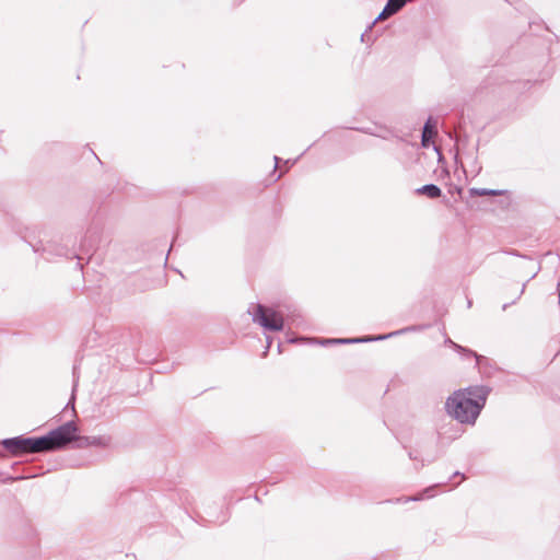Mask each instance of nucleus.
I'll return each mask as SVG.
<instances>
[{
  "label": "nucleus",
  "mask_w": 560,
  "mask_h": 560,
  "mask_svg": "<svg viewBox=\"0 0 560 560\" xmlns=\"http://www.w3.org/2000/svg\"><path fill=\"white\" fill-rule=\"evenodd\" d=\"M485 400L486 393L481 388L457 390L446 400V410L460 423L474 424Z\"/></svg>",
  "instance_id": "obj_1"
},
{
  "label": "nucleus",
  "mask_w": 560,
  "mask_h": 560,
  "mask_svg": "<svg viewBox=\"0 0 560 560\" xmlns=\"http://www.w3.org/2000/svg\"><path fill=\"white\" fill-rule=\"evenodd\" d=\"M78 427L74 421H69L51 430L47 435L40 436L43 452H50L63 448L70 442H75Z\"/></svg>",
  "instance_id": "obj_2"
},
{
  "label": "nucleus",
  "mask_w": 560,
  "mask_h": 560,
  "mask_svg": "<svg viewBox=\"0 0 560 560\" xmlns=\"http://www.w3.org/2000/svg\"><path fill=\"white\" fill-rule=\"evenodd\" d=\"M255 323L272 331H280L283 328V317L272 308H267L261 304L252 305L248 310Z\"/></svg>",
  "instance_id": "obj_3"
},
{
  "label": "nucleus",
  "mask_w": 560,
  "mask_h": 560,
  "mask_svg": "<svg viewBox=\"0 0 560 560\" xmlns=\"http://www.w3.org/2000/svg\"><path fill=\"white\" fill-rule=\"evenodd\" d=\"M40 438L15 436L1 442L3 447L13 456L30 453H43Z\"/></svg>",
  "instance_id": "obj_4"
},
{
  "label": "nucleus",
  "mask_w": 560,
  "mask_h": 560,
  "mask_svg": "<svg viewBox=\"0 0 560 560\" xmlns=\"http://www.w3.org/2000/svg\"><path fill=\"white\" fill-rule=\"evenodd\" d=\"M408 330H410V328H405V329H401L398 331L390 332L388 335L376 336V337H366V338L326 339V340H323L322 343L323 345H326V343H357V342H366V341H377V340L387 339L392 336H396V335H399V334L408 331Z\"/></svg>",
  "instance_id": "obj_5"
},
{
  "label": "nucleus",
  "mask_w": 560,
  "mask_h": 560,
  "mask_svg": "<svg viewBox=\"0 0 560 560\" xmlns=\"http://www.w3.org/2000/svg\"><path fill=\"white\" fill-rule=\"evenodd\" d=\"M109 438L105 436H79L77 434V447H88V446H101L106 447L109 445Z\"/></svg>",
  "instance_id": "obj_6"
},
{
  "label": "nucleus",
  "mask_w": 560,
  "mask_h": 560,
  "mask_svg": "<svg viewBox=\"0 0 560 560\" xmlns=\"http://www.w3.org/2000/svg\"><path fill=\"white\" fill-rule=\"evenodd\" d=\"M407 0H388L383 11L376 18L377 20L386 19L397 13L405 4Z\"/></svg>",
  "instance_id": "obj_7"
},
{
  "label": "nucleus",
  "mask_w": 560,
  "mask_h": 560,
  "mask_svg": "<svg viewBox=\"0 0 560 560\" xmlns=\"http://www.w3.org/2000/svg\"><path fill=\"white\" fill-rule=\"evenodd\" d=\"M420 195H425L429 198H439L442 195V190L434 184H428L417 189Z\"/></svg>",
  "instance_id": "obj_8"
},
{
  "label": "nucleus",
  "mask_w": 560,
  "mask_h": 560,
  "mask_svg": "<svg viewBox=\"0 0 560 560\" xmlns=\"http://www.w3.org/2000/svg\"><path fill=\"white\" fill-rule=\"evenodd\" d=\"M432 119L429 118L427 120V122L424 124L423 126V131H422V145L423 147H428L429 145V141L433 138V136L435 135V126L431 124Z\"/></svg>",
  "instance_id": "obj_9"
},
{
  "label": "nucleus",
  "mask_w": 560,
  "mask_h": 560,
  "mask_svg": "<svg viewBox=\"0 0 560 560\" xmlns=\"http://www.w3.org/2000/svg\"><path fill=\"white\" fill-rule=\"evenodd\" d=\"M472 192L477 196H501L503 195V190H497V189H487V188H480V189H472Z\"/></svg>",
  "instance_id": "obj_10"
},
{
  "label": "nucleus",
  "mask_w": 560,
  "mask_h": 560,
  "mask_svg": "<svg viewBox=\"0 0 560 560\" xmlns=\"http://www.w3.org/2000/svg\"><path fill=\"white\" fill-rule=\"evenodd\" d=\"M446 343H448L450 346H452L455 350L459 351V352H463V353H466V354H469V355H472L475 358H478L477 354L475 352H472L471 350H468V349H465L464 347L455 343L454 341H452L451 339H446L445 341Z\"/></svg>",
  "instance_id": "obj_11"
},
{
  "label": "nucleus",
  "mask_w": 560,
  "mask_h": 560,
  "mask_svg": "<svg viewBox=\"0 0 560 560\" xmlns=\"http://www.w3.org/2000/svg\"><path fill=\"white\" fill-rule=\"evenodd\" d=\"M307 339L306 338H300L299 341H306ZM298 339H289V342H296Z\"/></svg>",
  "instance_id": "obj_12"
},
{
  "label": "nucleus",
  "mask_w": 560,
  "mask_h": 560,
  "mask_svg": "<svg viewBox=\"0 0 560 560\" xmlns=\"http://www.w3.org/2000/svg\"><path fill=\"white\" fill-rule=\"evenodd\" d=\"M270 345H271V339L268 337L267 338V349H269Z\"/></svg>",
  "instance_id": "obj_13"
},
{
  "label": "nucleus",
  "mask_w": 560,
  "mask_h": 560,
  "mask_svg": "<svg viewBox=\"0 0 560 560\" xmlns=\"http://www.w3.org/2000/svg\"><path fill=\"white\" fill-rule=\"evenodd\" d=\"M275 162H276V166H277L278 163H279V158L278 156H275Z\"/></svg>",
  "instance_id": "obj_14"
},
{
  "label": "nucleus",
  "mask_w": 560,
  "mask_h": 560,
  "mask_svg": "<svg viewBox=\"0 0 560 560\" xmlns=\"http://www.w3.org/2000/svg\"><path fill=\"white\" fill-rule=\"evenodd\" d=\"M410 500L417 501V500H419V498H409L408 501H410Z\"/></svg>",
  "instance_id": "obj_15"
}]
</instances>
